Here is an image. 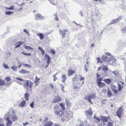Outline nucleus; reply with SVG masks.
Masks as SVG:
<instances>
[{
  "instance_id": "obj_1",
  "label": "nucleus",
  "mask_w": 126,
  "mask_h": 126,
  "mask_svg": "<svg viewBox=\"0 0 126 126\" xmlns=\"http://www.w3.org/2000/svg\"><path fill=\"white\" fill-rule=\"evenodd\" d=\"M24 88L27 89L28 91H30V92L32 91V88L33 83L29 80H25L22 83Z\"/></svg>"
},
{
  "instance_id": "obj_2",
  "label": "nucleus",
  "mask_w": 126,
  "mask_h": 126,
  "mask_svg": "<svg viewBox=\"0 0 126 126\" xmlns=\"http://www.w3.org/2000/svg\"><path fill=\"white\" fill-rule=\"evenodd\" d=\"M15 112L14 111V110L12 108H10L9 110V112L7 113L5 115L4 118H6L8 119H9V117L8 116H10L12 114H15Z\"/></svg>"
},
{
  "instance_id": "obj_3",
  "label": "nucleus",
  "mask_w": 126,
  "mask_h": 126,
  "mask_svg": "<svg viewBox=\"0 0 126 126\" xmlns=\"http://www.w3.org/2000/svg\"><path fill=\"white\" fill-rule=\"evenodd\" d=\"M54 113L56 115L61 117H63L64 116V113L61 110H55Z\"/></svg>"
},
{
  "instance_id": "obj_4",
  "label": "nucleus",
  "mask_w": 126,
  "mask_h": 126,
  "mask_svg": "<svg viewBox=\"0 0 126 126\" xmlns=\"http://www.w3.org/2000/svg\"><path fill=\"white\" fill-rule=\"evenodd\" d=\"M43 126H52L53 123L51 121H49L46 122H44L43 123Z\"/></svg>"
},
{
  "instance_id": "obj_5",
  "label": "nucleus",
  "mask_w": 126,
  "mask_h": 126,
  "mask_svg": "<svg viewBox=\"0 0 126 126\" xmlns=\"http://www.w3.org/2000/svg\"><path fill=\"white\" fill-rule=\"evenodd\" d=\"M116 60L112 56H111L109 59L107 60V62H109L111 64H112L113 63H115Z\"/></svg>"
},
{
  "instance_id": "obj_6",
  "label": "nucleus",
  "mask_w": 126,
  "mask_h": 126,
  "mask_svg": "<svg viewBox=\"0 0 126 126\" xmlns=\"http://www.w3.org/2000/svg\"><path fill=\"white\" fill-rule=\"evenodd\" d=\"M35 20H38L40 19H43L45 18V17L42 16L40 14H37L35 15Z\"/></svg>"
},
{
  "instance_id": "obj_7",
  "label": "nucleus",
  "mask_w": 126,
  "mask_h": 126,
  "mask_svg": "<svg viewBox=\"0 0 126 126\" xmlns=\"http://www.w3.org/2000/svg\"><path fill=\"white\" fill-rule=\"evenodd\" d=\"M62 100L61 98L59 96H57L55 97L53 101V102L54 103L60 102Z\"/></svg>"
},
{
  "instance_id": "obj_8",
  "label": "nucleus",
  "mask_w": 126,
  "mask_h": 126,
  "mask_svg": "<svg viewBox=\"0 0 126 126\" xmlns=\"http://www.w3.org/2000/svg\"><path fill=\"white\" fill-rule=\"evenodd\" d=\"M122 107H120L118 109L116 114L117 116L118 117H121L122 114Z\"/></svg>"
},
{
  "instance_id": "obj_9",
  "label": "nucleus",
  "mask_w": 126,
  "mask_h": 126,
  "mask_svg": "<svg viewBox=\"0 0 126 126\" xmlns=\"http://www.w3.org/2000/svg\"><path fill=\"white\" fill-rule=\"evenodd\" d=\"M110 118V117H106L104 116H101L100 117V118L103 122H107L108 121V119Z\"/></svg>"
},
{
  "instance_id": "obj_10",
  "label": "nucleus",
  "mask_w": 126,
  "mask_h": 126,
  "mask_svg": "<svg viewBox=\"0 0 126 126\" xmlns=\"http://www.w3.org/2000/svg\"><path fill=\"white\" fill-rule=\"evenodd\" d=\"M67 32V31L66 30H60L59 32L60 35L62 36V38H64L65 37V35L66 32Z\"/></svg>"
},
{
  "instance_id": "obj_11",
  "label": "nucleus",
  "mask_w": 126,
  "mask_h": 126,
  "mask_svg": "<svg viewBox=\"0 0 126 126\" xmlns=\"http://www.w3.org/2000/svg\"><path fill=\"white\" fill-rule=\"evenodd\" d=\"M10 117L14 122H16L18 120V118L15 114H12L10 116H9Z\"/></svg>"
},
{
  "instance_id": "obj_12",
  "label": "nucleus",
  "mask_w": 126,
  "mask_h": 126,
  "mask_svg": "<svg viewBox=\"0 0 126 126\" xmlns=\"http://www.w3.org/2000/svg\"><path fill=\"white\" fill-rule=\"evenodd\" d=\"M19 73L21 74H27L30 73L29 71H27L26 70L22 69L19 71Z\"/></svg>"
},
{
  "instance_id": "obj_13",
  "label": "nucleus",
  "mask_w": 126,
  "mask_h": 126,
  "mask_svg": "<svg viewBox=\"0 0 126 126\" xmlns=\"http://www.w3.org/2000/svg\"><path fill=\"white\" fill-rule=\"evenodd\" d=\"M97 84L100 88H101L106 86V84L103 82H100V83H97Z\"/></svg>"
},
{
  "instance_id": "obj_14",
  "label": "nucleus",
  "mask_w": 126,
  "mask_h": 126,
  "mask_svg": "<svg viewBox=\"0 0 126 126\" xmlns=\"http://www.w3.org/2000/svg\"><path fill=\"white\" fill-rule=\"evenodd\" d=\"M93 111L92 110H90L87 111L86 112V114L87 116H89L93 114Z\"/></svg>"
},
{
  "instance_id": "obj_15",
  "label": "nucleus",
  "mask_w": 126,
  "mask_h": 126,
  "mask_svg": "<svg viewBox=\"0 0 126 126\" xmlns=\"http://www.w3.org/2000/svg\"><path fill=\"white\" fill-rule=\"evenodd\" d=\"M85 99L88 100V101L90 102L91 104H92V103L91 101V96L90 95H87L85 96Z\"/></svg>"
},
{
  "instance_id": "obj_16",
  "label": "nucleus",
  "mask_w": 126,
  "mask_h": 126,
  "mask_svg": "<svg viewBox=\"0 0 126 126\" xmlns=\"http://www.w3.org/2000/svg\"><path fill=\"white\" fill-rule=\"evenodd\" d=\"M5 119H7L8 121L7 122L6 126H11L12 124V121L9 120V119H8L6 118H5Z\"/></svg>"
},
{
  "instance_id": "obj_17",
  "label": "nucleus",
  "mask_w": 126,
  "mask_h": 126,
  "mask_svg": "<svg viewBox=\"0 0 126 126\" xmlns=\"http://www.w3.org/2000/svg\"><path fill=\"white\" fill-rule=\"evenodd\" d=\"M84 81H81L79 79L77 81V83L80 86H82L84 83Z\"/></svg>"
},
{
  "instance_id": "obj_18",
  "label": "nucleus",
  "mask_w": 126,
  "mask_h": 126,
  "mask_svg": "<svg viewBox=\"0 0 126 126\" xmlns=\"http://www.w3.org/2000/svg\"><path fill=\"white\" fill-rule=\"evenodd\" d=\"M103 81L108 84H110L111 82V80L110 79H105L103 80Z\"/></svg>"
},
{
  "instance_id": "obj_19",
  "label": "nucleus",
  "mask_w": 126,
  "mask_h": 126,
  "mask_svg": "<svg viewBox=\"0 0 126 126\" xmlns=\"http://www.w3.org/2000/svg\"><path fill=\"white\" fill-rule=\"evenodd\" d=\"M68 71V74L69 76L73 75L75 73L74 71L71 69H69Z\"/></svg>"
},
{
  "instance_id": "obj_20",
  "label": "nucleus",
  "mask_w": 126,
  "mask_h": 126,
  "mask_svg": "<svg viewBox=\"0 0 126 126\" xmlns=\"http://www.w3.org/2000/svg\"><path fill=\"white\" fill-rule=\"evenodd\" d=\"M22 43L23 42H17L16 44V45L15 46V48H16L19 47Z\"/></svg>"
},
{
  "instance_id": "obj_21",
  "label": "nucleus",
  "mask_w": 126,
  "mask_h": 126,
  "mask_svg": "<svg viewBox=\"0 0 126 126\" xmlns=\"http://www.w3.org/2000/svg\"><path fill=\"white\" fill-rule=\"evenodd\" d=\"M101 68L102 70L104 71V72L108 71V69L107 68V66L106 65H103V66H102Z\"/></svg>"
},
{
  "instance_id": "obj_22",
  "label": "nucleus",
  "mask_w": 126,
  "mask_h": 126,
  "mask_svg": "<svg viewBox=\"0 0 126 126\" xmlns=\"http://www.w3.org/2000/svg\"><path fill=\"white\" fill-rule=\"evenodd\" d=\"M39 79H40L39 78H37V76L35 77V84L36 86H37L38 85Z\"/></svg>"
},
{
  "instance_id": "obj_23",
  "label": "nucleus",
  "mask_w": 126,
  "mask_h": 126,
  "mask_svg": "<svg viewBox=\"0 0 126 126\" xmlns=\"http://www.w3.org/2000/svg\"><path fill=\"white\" fill-rule=\"evenodd\" d=\"M80 77V75H77L75 77L73 78L72 79V80L73 81H77L79 79L78 78Z\"/></svg>"
},
{
  "instance_id": "obj_24",
  "label": "nucleus",
  "mask_w": 126,
  "mask_h": 126,
  "mask_svg": "<svg viewBox=\"0 0 126 126\" xmlns=\"http://www.w3.org/2000/svg\"><path fill=\"white\" fill-rule=\"evenodd\" d=\"M117 84L118 85V91L119 92H121L122 91V89L123 88V87L119 83H118Z\"/></svg>"
},
{
  "instance_id": "obj_25",
  "label": "nucleus",
  "mask_w": 126,
  "mask_h": 126,
  "mask_svg": "<svg viewBox=\"0 0 126 126\" xmlns=\"http://www.w3.org/2000/svg\"><path fill=\"white\" fill-rule=\"evenodd\" d=\"M26 101L25 100L22 101L19 104V106L20 107H22L24 106L26 103Z\"/></svg>"
},
{
  "instance_id": "obj_26",
  "label": "nucleus",
  "mask_w": 126,
  "mask_h": 126,
  "mask_svg": "<svg viewBox=\"0 0 126 126\" xmlns=\"http://www.w3.org/2000/svg\"><path fill=\"white\" fill-rule=\"evenodd\" d=\"M122 17L121 16H119L118 17V18L114 19L115 22H119L120 20L122 19Z\"/></svg>"
},
{
  "instance_id": "obj_27",
  "label": "nucleus",
  "mask_w": 126,
  "mask_h": 126,
  "mask_svg": "<svg viewBox=\"0 0 126 126\" xmlns=\"http://www.w3.org/2000/svg\"><path fill=\"white\" fill-rule=\"evenodd\" d=\"M38 49L41 51L42 55L43 56L45 53V51L42 48V47H38Z\"/></svg>"
},
{
  "instance_id": "obj_28",
  "label": "nucleus",
  "mask_w": 126,
  "mask_h": 126,
  "mask_svg": "<svg viewBox=\"0 0 126 126\" xmlns=\"http://www.w3.org/2000/svg\"><path fill=\"white\" fill-rule=\"evenodd\" d=\"M37 35L40 38L41 40L43 39L44 38V35L42 33H38Z\"/></svg>"
},
{
  "instance_id": "obj_29",
  "label": "nucleus",
  "mask_w": 126,
  "mask_h": 126,
  "mask_svg": "<svg viewBox=\"0 0 126 126\" xmlns=\"http://www.w3.org/2000/svg\"><path fill=\"white\" fill-rule=\"evenodd\" d=\"M29 94L28 93H26L24 94V98L26 100H29Z\"/></svg>"
},
{
  "instance_id": "obj_30",
  "label": "nucleus",
  "mask_w": 126,
  "mask_h": 126,
  "mask_svg": "<svg viewBox=\"0 0 126 126\" xmlns=\"http://www.w3.org/2000/svg\"><path fill=\"white\" fill-rule=\"evenodd\" d=\"M121 31L122 33L124 34L126 32V27H124L121 30Z\"/></svg>"
},
{
  "instance_id": "obj_31",
  "label": "nucleus",
  "mask_w": 126,
  "mask_h": 126,
  "mask_svg": "<svg viewBox=\"0 0 126 126\" xmlns=\"http://www.w3.org/2000/svg\"><path fill=\"white\" fill-rule=\"evenodd\" d=\"M108 57L105 55L103 56L102 58V60L103 61H106L107 62Z\"/></svg>"
},
{
  "instance_id": "obj_32",
  "label": "nucleus",
  "mask_w": 126,
  "mask_h": 126,
  "mask_svg": "<svg viewBox=\"0 0 126 126\" xmlns=\"http://www.w3.org/2000/svg\"><path fill=\"white\" fill-rule=\"evenodd\" d=\"M5 84V81L4 80L0 79V86H3Z\"/></svg>"
},
{
  "instance_id": "obj_33",
  "label": "nucleus",
  "mask_w": 126,
  "mask_h": 126,
  "mask_svg": "<svg viewBox=\"0 0 126 126\" xmlns=\"http://www.w3.org/2000/svg\"><path fill=\"white\" fill-rule=\"evenodd\" d=\"M11 68L14 71L16 72L17 70L18 67L17 66H12L11 67Z\"/></svg>"
},
{
  "instance_id": "obj_34",
  "label": "nucleus",
  "mask_w": 126,
  "mask_h": 126,
  "mask_svg": "<svg viewBox=\"0 0 126 126\" xmlns=\"http://www.w3.org/2000/svg\"><path fill=\"white\" fill-rule=\"evenodd\" d=\"M62 81L63 82L65 81L66 79V77L65 75H63L62 76Z\"/></svg>"
},
{
  "instance_id": "obj_35",
  "label": "nucleus",
  "mask_w": 126,
  "mask_h": 126,
  "mask_svg": "<svg viewBox=\"0 0 126 126\" xmlns=\"http://www.w3.org/2000/svg\"><path fill=\"white\" fill-rule=\"evenodd\" d=\"M102 80H103L102 78H97L96 81L97 83H100V82H102L101 81Z\"/></svg>"
},
{
  "instance_id": "obj_36",
  "label": "nucleus",
  "mask_w": 126,
  "mask_h": 126,
  "mask_svg": "<svg viewBox=\"0 0 126 126\" xmlns=\"http://www.w3.org/2000/svg\"><path fill=\"white\" fill-rule=\"evenodd\" d=\"M14 6H11L9 8H8L7 7H5V9L7 10H13L14 9Z\"/></svg>"
},
{
  "instance_id": "obj_37",
  "label": "nucleus",
  "mask_w": 126,
  "mask_h": 126,
  "mask_svg": "<svg viewBox=\"0 0 126 126\" xmlns=\"http://www.w3.org/2000/svg\"><path fill=\"white\" fill-rule=\"evenodd\" d=\"M60 105L61 107L62 110H64L65 108L64 107V104L62 103H61L60 104Z\"/></svg>"
},
{
  "instance_id": "obj_38",
  "label": "nucleus",
  "mask_w": 126,
  "mask_h": 126,
  "mask_svg": "<svg viewBox=\"0 0 126 126\" xmlns=\"http://www.w3.org/2000/svg\"><path fill=\"white\" fill-rule=\"evenodd\" d=\"M73 88L74 89H78V92L79 91V89H80V88L79 87H78L77 86L75 85H74L73 86Z\"/></svg>"
},
{
  "instance_id": "obj_39",
  "label": "nucleus",
  "mask_w": 126,
  "mask_h": 126,
  "mask_svg": "<svg viewBox=\"0 0 126 126\" xmlns=\"http://www.w3.org/2000/svg\"><path fill=\"white\" fill-rule=\"evenodd\" d=\"M54 19L57 21L58 20V17H57V14L56 13L54 15Z\"/></svg>"
},
{
  "instance_id": "obj_40",
  "label": "nucleus",
  "mask_w": 126,
  "mask_h": 126,
  "mask_svg": "<svg viewBox=\"0 0 126 126\" xmlns=\"http://www.w3.org/2000/svg\"><path fill=\"white\" fill-rule=\"evenodd\" d=\"M5 13L6 15H9L11 14H13L14 13L13 12H11L10 11H8L7 12H5Z\"/></svg>"
},
{
  "instance_id": "obj_41",
  "label": "nucleus",
  "mask_w": 126,
  "mask_h": 126,
  "mask_svg": "<svg viewBox=\"0 0 126 126\" xmlns=\"http://www.w3.org/2000/svg\"><path fill=\"white\" fill-rule=\"evenodd\" d=\"M107 94L108 95V96L109 97L112 96V93L109 90H108L107 92Z\"/></svg>"
},
{
  "instance_id": "obj_42",
  "label": "nucleus",
  "mask_w": 126,
  "mask_h": 126,
  "mask_svg": "<svg viewBox=\"0 0 126 126\" xmlns=\"http://www.w3.org/2000/svg\"><path fill=\"white\" fill-rule=\"evenodd\" d=\"M45 57L46 58L47 60H50V57L47 54H45Z\"/></svg>"
},
{
  "instance_id": "obj_43",
  "label": "nucleus",
  "mask_w": 126,
  "mask_h": 126,
  "mask_svg": "<svg viewBox=\"0 0 126 126\" xmlns=\"http://www.w3.org/2000/svg\"><path fill=\"white\" fill-rule=\"evenodd\" d=\"M22 65L24 66L25 67H27L29 68H31V66L28 64H24V63H23L22 64Z\"/></svg>"
},
{
  "instance_id": "obj_44",
  "label": "nucleus",
  "mask_w": 126,
  "mask_h": 126,
  "mask_svg": "<svg viewBox=\"0 0 126 126\" xmlns=\"http://www.w3.org/2000/svg\"><path fill=\"white\" fill-rule=\"evenodd\" d=\"M22 54H24L25 55H28V56H30L31 55V54L30 53H26L24 52H21Z\"/></svg>"
},
{
  "instance_id": "obj_45",
  "label": "nucleus",
  "mask_w": 126,
  "mask_h": 126,
  "mask_svg": "<svg viewBox=\"0 0 126 126\" xmlns=\"http://www.w3.org/2000/svg\"><path fill=\"white\" fill-rule=\"evenodd\" d=\"M16 80H19V81H21V82H23V81L25 80L22 79V78H16Z\"/></svg>"
},
{
  "instance_id": "obj_46",
  "label": "nucleus",
  "mask_w": 126,
  "mask_h": 126,
  "mask_svg": "<svg viewBox=\"0 0 126 126\" xmlns=\"http://www.w3.org/2000/svg\"><path fill=\"white\" fill-rule=\"evenodd\" d=\"M25 49L27 50L32 49V48L30 46H25Z\"/></svg>"
},
{
  "instance_id": "obj_47",
  "label": "nucleus",
  "mask_w": 126,
  "mask_h": 126,
  "mask_svg": "<svg viewBox=\"0 0 126 126\" xmlns=\"http://www.w3.org/2000/svg\"><path fill=\"white\" fill-rule=\"evenodd\" d=\"M96 59H97V62H98L100 63H103V62L101 61L100 59V58H97Z\"/></svg>"
},
{
  "instance_id": "obj_48",
  "label": "nucleus",
  "mask_w": 126,
  "mask_h": 126,
  "mask_svg": "<svg viewBox=\"0 0 126 126\" xmlns=\"http://www.w3.org/2000/svg\"><path fill=\"white\" fill-rule=\"evenodd\" d=\"M91 96V99H94L95 98V95L94 94H93L91 95H90Z\"/></svg>"
},
{
  "instance_id": "obj_49",
  "label": "nucleus",
  "mask_w": 126,
  "mask_h": 126,
  "mask_svg": "<svg viewBox=\"0 0 126 126\" xmlns=\"http://www.w3.org/2000/svg\"><path fill=\"white\" fill-rule=\"evenodd\" d=\"M3 67L4 68L6 69H9V67L6 64L4 63L3 64Z\"/></svg>"
},
{
  "instance_id": "obj_50",
  "label": "nucleus",
  "mask_w": 126,
  "mask_h": 126,
  "mask_svg": "<svg viewBox=\"0 0 126 126\" xmlns=\"http://www.w3.org/2000/svg\"><path fill=\"white\" fill-rule=\"evenodd\" d=\"M108 126H113V124L111 122H108L107 123Z\"/></svg>"
},
{
  "instance_id": "obj_51",
  "label": "nucleus",
  "mask_w": 126,
  "mask_h": 126,
  "mask_svg": "<svg viewBox=\"0 0 126 126\" xmlns=\"http://www.w3.org/2000/svg\"><path fill=\"white\" fill-rule=\"evenodd\" d=\"M59 108V106H57L56 105H55L54 106V107H53V109L54 110H55L56 109L57 110Z\"/></svg>"
},
{
  "instance_id": "obj_52",
  "label": "nucleus",
  "mask_w": 126,
  "mask_h": 126,
  "mask_svg": "<svg viewBox=\"0 0 126 126\" xmlns=\"http://www.w3.org/2000/svg\"><path fill=\"white\" fill-rule=\"evenodd\" d=\"M66 105L67 107L70 106V104L69 101H66Z\"/></svg>"
},
{
  "instance_id": "obj_53",
  "label": "nucleus",
  "mask_w": 126,
  "mask_h": 126,
  "mask_svg": "<svg viewBox=\"0 0 126 126\" xmlns=\"http://www.w3.org/2000/svg\"><path fill=\"white\" fill-rule=\"evenodd\" d=\"M112 73L114 74V76H117L118 74V73L116 72V71H112Z\"/></svg>"
},
{
  "instance_id": "obj_54",
  "label": "nucleus",
  "mask_w": 126,
  "mask_h": 126,
  "mask_svg": "<svg viewBox=\"0 0 126 126\" xmlns=\"http://www.w3.org/2000/svg\"><path fill=\"white\" fill-rule=\"evenodd\" d=\"M50 52L52 53L53 55H54L55 53V51L53 49L50 50Z\"/></svg>"
},
{
  "instance_id": "obj_55",
  "label": "nucleus",
  "mask_w": 126,
  "mask_h": 126,
  "mask_svg": "<svg viewBox=\"0 0 126 126\" xmlns=\"http://www.w3.org/2000/svg\"><path fill=\"white\" fill-rule=\"evenodd\" d=\"M5 79L6 80H7V81H8L10 80L11 79L9 77H6L5 78Z\"/></svg>"
},
{
  "instance_id": "obj_56",
  "label": "nucleus",
  "mask_w": 126,
  "mask_h": 126,
  "mask_svg": "<svg viewBox=\"0 0 126 126\" xmlns=\"http://www.w3.org/2000/svg\"><path fill=\"white\" fill-rule=\"evenodd\" d=\"M111 88L112 89V91H113L114 90H115L116 87L114 85H112L111 87Z\"/></svg>"
},
{
  "instance_id": "obj_57",
  "label": "nucleus",
  "mask_w": 126,
  "mask_h": 126,
  "mask_svg": "<svg viewBox=\"0 0 126 126\" xmlns=\"http://www.w3.org/2000/svg\"><path fill=\"white\" fill-rule=\"evenodd\" d=\"M18 68H20V67L22 66V64L20 62H18Z\"/></svg>"
},
{
  "instance_id": "obj_58",
  "label": "nucleus",
  "mask_w": 126,
  "mask_h": 126,
  "mask_svg": "<svg viewBox=\"0 0 126 126\" xmlns=\"http://www.w3.org/2000/svg\"><path fill=\"white\" fill-rule=\"evenodd\" d=\"M16 81L17 83L18 84H22V82L20 81L19 80H16Z\"/></svg>"
},
{
  "instance_id": "obj_59",
  "label": "nucleus",
  "mask_w": 126,
  "mask_h": 126,
  "mask_svg": "<svg viewBox=\"0 0 126 126\" xmlns=\"http://www.w3.org/2000/svg\"><path fill=\"white\" fill-rule=\"evenodd\" d=\"M78 79H79L81 81V80H82V81H83V80L84 79V78L83 77H82L80 76V77L78 78Z\"/></svg>"
},
{
  "instance_id": "obj_60",
  "label": "nucleus",
  "mask_w": 126,
  "mask_h": 126,
  "mask_svg": "<svg viewBox=\"0 0 126 126\" xmlns=\"http://www.w3.org/2000/svg\"><path fill=\"white\" fill-rule=\"evenodd\" d=\"M30 107L33 108L34 107L33 101L30 104Z\"/></svg>"
},
{
  "instance_id": "obj_61",
  "label": "nucleus",
  "mask_w": 126,
  "mask_h": 126,
  "mask_svg": "<svg viewBox=\"0 0 126 126\" xmlns=\"http://www.w3.org/2000/svg\"><path fill=\"white\" fill-rule=\"evenodd\" d=\"M105 75V76H108L109 75V74L108 73V72L106 71L104 72Z\"/></svg>"
},
{
  "instance_id": "obj_62",
  "label": "nucleus",
  "mask_w": 126,
  "mask_h": 126,
  "mask_svg": "<svg viewBox=\"0 0 126 126\" xmlns=\"http://www.w3.org/2000/svg\"><path fill=\"white\" fill-rule=\"evenodd\" d=\"M114 23H115V22L114 19H113L112 20L109 24H114Z\"/></svg>"
},
{
  "instance_id": "obj_63",
  "label": "nucleus",
  "mask_w": 126,
  "mask_h": 126,
  "mask_svg": "<svg viewBox=\"0 0 126 126\" xmlns=\"http://www.w3.org/2000/svg\"><path fill=\"white\" fill-rule=\"evenodd\" d=\"M79 126H84V123L83 122H81Z\"/></svg>"
},
{
  "instance_id": "obj_64",
  "label": "nucleus",
  "mask_w": 126,
  "mask_h": 126,
  "mask_svg": "<svg viewBox=\"0 0 126 126\" xmlns=\"http://www.w3.org/2000/svg\"><path fill=\"white\" fill-rule=\"evenodd\" d=\"M53 126H60V125H59L58 124H54L53 123Z\"/></svg>"
}]
</instances>
